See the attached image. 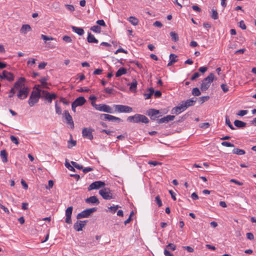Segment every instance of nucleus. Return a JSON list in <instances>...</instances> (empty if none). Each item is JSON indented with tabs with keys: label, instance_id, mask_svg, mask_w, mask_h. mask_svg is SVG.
<instances>
[{
	"label": "nucleus",
	"instance_id": "412c9836",
	"mask_svg": "<svg viewBox=\"0 0 256 256\" xmlns=\"http://www.w3.org/2000/svg\"><path fill=\"white\" fill-rule=\"evenodd\" d=\"M86 202L88 204H92L98 205L100 204L99 200L96 196H92L86 200Z\"/></svg>",
	"mask_w": 256,
	"mask_h": 256
},
{
	"label": "nucleus",
	"instance_id": "39448f33",
	"mask_svg": "<svg viewBox=\"0 0 256 256\" xmlns=\"http://www.w3.org/2000/svg\"><path fill=\"white\" fill-rule=\"evenodd\" d=\"M97 210L96 208H87L78 214L76 216V218L80 220L84 218H88L91 214Z\"/></svg>",
	"mask_w": 256,
	"mask_h": 256
},
{
	"label": "nucleus",
	"instance_id": "b1692460",
	"mask_svg": "<svg viewBox=\"0 0 256 256\" xmlns=\"http://www.w3.org/2000/svg\"><path fill=\"white\" fill-rule=\"evenodd\" d=\"M87 40L89 43H96L98 42V40L95 38L94 36L90 32L88 33Z\"/></svg>",
	"mask_w": 256,
	"mask_h": 256
},
{
	"label": "nucleus",
	"instance_id": "3c124183",
	"mask_svg": "<svg viewBox=\"0 0 256 256\" xmlns=\"http://www.w3.org/2000/svg\"><path fill=\"white\" fill-rule=\"evenodd\" d=\"M65 166L70 170L74 171V166H72L68 162H66L65 164Z\"/></svg>",
	"mask_w": 256,
	"mask_h": 256
},
{
	"label": "nucleus",
	"instance_id": "4468645a",
	"mask_svg": "<svg viewBox=\"0 0 256 256\" xmlns=\"http://www.w3.org/2000/svg\"><path fill=\"white\" fill-rule=\"evenodd\" d=\"M87 220H78L74 225V229L80 232L82 230V228L86 226Z\"/></svg>",
	"mask_w": 256,
	"mask_h": 256
},
{
	"label": "nucleus",
	"instance_id": "473e14b6",
	"mask_svg": "<svg viewBox=\"0 0 256 256\" xmlns=\"http://www.w3.org/2000/svg\"><path fill=\"white\" fill-rule=\"evenodd\" d=\"M232 153L238 155H243L246 154V152L242 149L234 148L232 150Z\"/></svg>",
	"mask_w": 256,
	"mask_h": 256
},
{
	"label": "nucleus",
	"instance_id": "0e129e2a",
	"mask_svg": "<svg viewBox=\"0 0 256 256\" xmlns=\"http://www.w3.org/2000/svg\"><path fill=\"white\" fill-rule=\"evenodd\" d=\"M108 114H102L100 115V118L102 120H107Z\"/></svg>",
	"mask_w": 256,
	"mask_h": 256
},
{
	"label": "nucleus",
	"instance_id": "f8f14e48",
	"mask_svg": "<svg viewBox=\"0 0 256 256\" xmlns=\"http://www.w3.org/2000/svg\"><path fill=\"white\" fill-rule=\"evenodd\" d=\"M63 118L66 120V124H69L72 128H74V123L72 116L68 110H64L62 114Z\"/></svg>",
	"mask_w": 256,
	"mask_h": 256
},
{
	"label": "nucleus",
	"instance_id": "6ab92c4d",
	"mask_svg": "<svg viewBox=\"0 0 256 256\" xmlns=\"http://www.w3.org/2000/svg\"><path fill=\"white\" fill-rule=\"evenodd\" d=\"M186 110L184 105L182 103L179 106L174 108L172 110V114H178Z\"/></svg>",
	"mask_w": 256,
	"mask_h": 256
},
{
	"label": "nucleus",
	"instance_id": "72a5a7b5",
	"mask_svg": "<svg viewBox=\"0 0 256 256\" xmlns=\"http://www.w3.org/2000/svg\"><path fill=\"white\" fill-rule=\"evenodd\" d=\"M128 20L134 26H136L138 22V19L134 16H130L128 18Z\"/></svg>",
	"mask_w": 256,
	"mask_h": 256
},
{
	"label": "nucleus",
	"instance_id": "c03bdc74",
	"mask_svg": "<svg viewBox=\"0 0 256 256\" xmlns=\"http://www.w3.org/2000/svg\"><path fill=\"white\" fill-rule=\"evenodd\" d=\"M155 201L156 202L158 207H160L162 206V202L159 196H157L155 198Z\"/></svg>",
	"mask_w": 256,
	"mask_h": 256
},
{
	"label": "nucleus",
	"instance_id": "393cba45",
	"mask_svg": "<svg viewBox=\"0 0 256 256\" xmlns=\"http://www.w3.org/2000/svg\"><path fill=\"white\" fill-rule=\"evenodd\" d=\"M72 30L76 33L79 36H82L84 34V30L81 28H78L74 26H72Z\"/></svg>",
	"mask_w": 256,
	"mask_h": 256
},
{
	"label": "nucleus",
	"instance_id": "f03ea898",
	"mask_svg": "<svg viewBox=\"0 0 256 256\" xmlns=\"http://www.w3.org/2000/svg\"><path fill=\"white\" fill-rule=\"evenodd\" d=\"M214 75L210 73L208 76L204 78L202 82L200 90L202 92L206 91L210 88L212 82L214 81Z\"/></svg>",
	"mask_w": 256,
	"mask_h": 256
},
{
	"label": "nucleus",
	"instance_id": "09e8293b",
	"mask_svg": "<svg viewBox=\"0 0 256 256\" xmlns=\"http://www.w3.org/2000/svg\"><path fill=\"white\" fill-rule=\"evenodd\" d=\"M118 206H110L108 208V209L110 210V211L114 214L116 212V210L118 209Z\"/></svg>",
	"mask_w": 256,
	"mask_h": 256
},
{
	"label": "nucleus",
	"instance_id": "cd10ccee",
	"mask_svg": "<svg viewBox=\"0 0 256 256\" xmlns=\"http://www.w3.org/2000/svg\"><path fill=\"white\" fill-rule=\"evenodd\" d=\"M107 120L112 122H120L122 121L121 118L110 114H108Z\"/></svg>",
	"mask_w": 256,
	"mask_h": 256
},
{
	"label": "nucleus",
	"instance_id": "5fc2aeb1",
	"mask_svg": "<svg viewBox=\"0 0 256 256\" xmlns=\"http://www.w3.org/2000/svg\"><path fill=\"white\" fill-rule=\"evenodd\" d=\"M182 248L189 252H192L194 250V248L190 246H184Z\"/></svg>",
	"mask_w": 256,
	"mask_h": 256
},
{
	"label": "nucleus",
	"instance_id": "6e6552de",
	"mask_svg": "<svg viewBox=\"0 0 256 256\" xmlns=\"http://www.w3.org/2000/svg\"><path fill=\"white\" fill-rule=\"evenodd\" d=\"M41 96L44 98L46 100H47L48 103H51L52 102V100L56 99L58 97V96L54 93L50 94L48 91L43 90L42 91V96Z\"/></svg>",
	"mask_w": 256,
	"mask_h": 256
},
{
	"label": "nucleus",
	"instance_id": "49530a36",
	"mask_svg": "<svg viewBox=\"0 0 256 256\" xmlns=\"http://www.w3.org/2000/svg\"><path fill=\"white\" fill-rule=\"evenodd\" d=\"M222 145L226 147H234V144L228 142H222Z\"/></svg>",
	"mask_w": 256,
	"mask_h": 256
},
{
	"label": "nucleus",
	"instance_id": "c756f323",
	"mask_svg": "<svg viewBox=\"0 0 256 256\" xmlns=\"http://www.w3.org/2000/svg\"><path fill=\"white\" fill-rule=\"evenodd\" d=\"M0 156L2 159V161L4 162H8V154L6 150H2L0 152Z\"/></svg>",
	"mask_w": 256,
	"mask_h": 256
},
{
	"label": "nucleus",
	"instance_id": "774afa93",
	"mask_svg": "<svg viewBox=\"0 0 256 256\" xmlns=\"http://www.w3.org/2000/svg\"><path fill=\"white\" fill-rule=\"evenodd\" d=\"M208 70V68L206 66H202V67H200L198 69V70L204 74V73L206 72Z\"/></svg>",
	"mask_w": 256,
	"mask_h": 256
},
{
	"label": "nucleus",
	"instance_id": "69168bd1",
	"mask_svg": "<svg viewBox=\"0 0 256 256\" xmlns=\"http://www.w3.org/2000/svg\"><path fill=\"white\" fill-rule=\"evenodd\" d=\"M164 254L165 256H174L172 254L170 251L166 248H165L164 250Z\"/></svg>",
	"mask_w": 256,
	"mask_h": 256
},
{
	"label": "nucleus",
	"instance_id": "2f4dec72",
	"mask_svg": "<svg viewBox=\"0 0 256 256\" xmlns=\"http://www.w3.org/2000/svg\"><path fill=\"white\" fill-rule=\"evenodd\" d=\"M128 85L130 86V90L131 91H134L136 90L138 82L136 80L134 79L132 82L131 84H128Z\"/></svg>",
	"mask_w": 256,
	"mask_h": 256
},
{
	"label": "nucleus",
	"instance_id": "de8ad7c7",
	"mask_svg": "<svg viewBox=\"0 0 256 256\" xmlns=\"http://www.w3.org/2000/svg\"><path fill=\"white\" fill-rule=\"evenodd\" d=\"M10 139L12 142L18 145L19 144L18 139L14 136H10Z\"/></svg>",
	"mask_w": 256,
	"mask_h": 256
},
{
	"label": "nucleus",
	"instance_id": "4c0bfd02",
	"mask_svg": "<svg viewBox=\"0 0 256 256\" xmlns=\"http://www.w3.org/2000/svg\"><path fill=\"white\" fill-rule=\"evenodd\" d=\"M212 15H211L212 18L214 20H217L218 17V13L216 10L212 9Z\"/></svg>",
	"mask_w": 256,
	"mask_h": 256
},
{
	"label": "nucleus",
	"instance_id": "c9c22d12",
	"mask_svg": "<svg viewBox=\"0 0 256 256\" xmlns=\"http://www.w3.org/2000/svg\"><path fill=\"white\" fill-rule=\"evenodd\" d=\"M90 30L95 32L100 33L101 32V28L98 26H94L91 27Z\"/></svg>",
	"mask_w": 256,
	"mask_h": 256
},
{
	"label": "nucleus",
	"instance_id": "9d476101",
	"mask_svg": "<svg viewBox=\"0 0 256 256\" xmlns=\"http://www.w3.org/2000/svg\"><path fill=\"white\" fill-rule=\"evenodd\" d=\"M94 131V130L90 128H84L82 130V135L84 138H86L88 140H92L93 139V135L92 132Z\"/></svg>",
	"mask_w": 256,
	"mask_h": 256
},
{
	"label": "nucleus",
	"instance_id": "7c9ffc66",
	"mask_svg": "<svg viewBox=\"0 0 256 256\" xmlns=\"http://www.w3.org/2000/svg\"><path fill=\"white\" fill-rule=\"evenodd\" d=\"M48 80V78L46 77H44L40 80V82H41L42 86L44 88H49L48 86V84L46 82Z\"/></svg>",
	"mask_w": 256,
	"mask_h": 256
},
{
	"label": "nucleus",
	"instance_id": "6e6d98bb",
	"mask_svg": "<svg viewBox=\"0 0 256 256\" xmlns=\"http://www.w3.org/2000/svg\"><path fill=\"white\" fill-rule=\"evenodd\" d=\"M148 164H150L153 165L154 166H156L157 165H161L162 164V162H156V161H149Z\"/></svg>",
	"mask_w": 256,
	"mask_h": 256
},
{
	"label": "nucleus",
	"instance_id": "c85d7f7f",
	"mask_svg": "<svg viewBox=\"0 0 256 256\" xmlns=\"http://www.w3.org/2000/svg\"><path fill=\"white\" fill-rule=\"evenodd\" d=\"M126 73V70L124 68H120L116 72V77H119L123 74H124Z\"/></svg>",
	"mask_w": 256,
	"mask_h": 256
},
{
	"label": "nucleus",
	"instance_id": "a19ab883",
	"mask_svg": "<svg viewBox=\"0 0 256 256\" xmlns=\"http://www.w3.org/2000/svg\"><path fill=\"white\" fill-rule=\"evenodd\" d=\"M166 248L168 250H170L174 251L176 249V246L174 244L170 243L166 246Z\"/></svg>",
	"mask_w": 256,
	"mask_h": 256
},
{
	"label": "nucleus",
	"instance_id": "ddd939ff",
	"mask_svg": "<svg viewBox=\"0 0 256 256\" xmlns=\"http://www.w3.org/2000/svg\"><path fill=\"white\" fill-rule=\"evenodd\" d=\"M28 88L24 86L22 88L20 89L17 96L20 99H24L28 96Z\"/></svg>",
	"mask_w": 256,
	"mask_h": 256
},
{
	"label": "nucleus",
	"instance_id": "a211bd4d",
	"mask_svg": "<svg viewBox=\"0 0 256 256\" xmlns=\"http://www.w3.org/2000/svg\"><path fill=\"white\" fill-rule=\"evenodd\" d=\"M175 116H174L168 115L164 118L157 119L158 124L167 123L170 121L173 120Z\"/></svg>",
	"mask_w": 256,
	"mask_h": 256
},
{
	"label": "nucleus",
	"instance_id": "dca6fc26",
	"mask_svg": "<svg viewBox=\"0 0 256 256\" xmlns=\"http://www.w3.org/2000/svg\"><path fill=\"white\" fill-rule=\"evenodd\" d=\"M0 78L6 79L8 80L11 82L14 80V75L10 72L6 70H3L2 74L0 75Z\"/></svg>",
	"mask_w": 256,
	"mask_h": 256
},
{
	"label": "nucleus",
	"instance_id": "864d4df0",
	"mask_svg": "<svg viewBox=\"0 0 256 256\" xmlns=\"http://www.w3.org/2000/svg\"><path fill=\"white\" fill-rule=\"evenodd\" d=\"M200 76V74L198 72H195L190 78L191 80H194L196 78Z\"/></svg>",
	"mask_w": 256,
	"mask_h": 256
},
{
	"label": "nucleus",
	"instance_id": "e2e57ef3",
	"mask_svg": "<svg viewBox=\"0 0 256 256\" xmlns=\"http://www.w3.org/2000/svg\"><path fill=\"white\" fill-rule=\"evenodd\" d=\"M40 86L39 85V84H37V85H35V86H34V89L36 90V92H39L40 94V92L42 93V91L40 89Z\"/></svg>",
	"mask_w": 256,
	"mask_h": 256
},
{
	"label": "nucleus",
	"instance_id": "7ed1b4c3",
	"mask_svg": "<svg viewBox=\"0 0 256 256\" xmlns=\"http://www.w3.org/2000/svg\"><path fill=\"white\" fill-rule=\"evenodd\" d=\"M41 97V94L39 92L32 91L28 100V104L30 106H33L36 103L38 102L40 98Z\"/></svg>",
	"mask_w": 256,
	"mask_h": 256
},
{
	"label": "nucleus",
	"instance_id": "5701e85b",
	"mask_svg": "<svg viewBox=\"0 0 256 256\" xmlns=\"http://www.w3.org/2000/svg\"><path fill=\"white\" fill-rule=\"evenodd\" d=\"M32 30V28L29 24H23L20 30V32L22 34H26L28 32Z\"/></svg>",
	"mask_w": 256,
	"mask_h": 256
},
{
	"label": "nucleus",
	"instance_id": "58836bf2",
	"mask_svg": "<svg viewBox=\"0 0 256 256\" xmlns=\"http://www.w3.org/2000/svg\"><path fill=\"white\" fill-rule=\"evenodd\" d=\"M55 108H56V112L58 114H62V109L60 107L58 104V101L55 102Z\"/></svg>",
	"mask_w": 256,
	"mask_h": 256
},
{
	"label": "nucleus",
	"instance_id": "4d7b16f0",
	"mask_svg": "<svg viewBox=\"0 0 256 256\" xmlns=\"http://www.w3.org/2000/svg\"><path fill=\"white\" fill-rule=\"evenodd\" d=\"M247 113H248V110H240L238 113V115L240 116H242L246 115V114H247Z\"/></svg>",
	"mask_w": 256,
	"mask_h": 256
},
{
	"label": "nucleus",
	"instance_id": "79ce46f5",
	"mask_svg": "<svg viewBox=\"0 0 256 256\" xmlns=\"http://www.w3.org/2000/svg\"><path fill=\"white\" fill-rule=\"evenodd\" d=\"M41 38L45 41V42H46V40H55L54 38H53L52 37H50V36H46V35H44V34H42L41 35Z\"/></svg>",
	"mask_w": 256,
	"mask_h": 256
},
{
	"label": "nucleus",
	"instance_id": "2eb2a0df",
	"mask_svg": "<svg viewBox=\"0 0 256 256\" xmlns=\"http://www.w3.org/2000/svg\"><path fill=\"white\" fill-rule=\"evenodd\" d=\"M73 210V207L72 206L68 207L66 210V220L65 222L66 223L70 224H72V221L71 219V216L72 214V212Z\"/></svg>",
	"mask_w": 256,
	"mask_h": 256
},
{
	"label": "nucleus",
	"instance_id": "aec40b11",
	"mask_svg": "<svg viewBox=\"0 0 256 256\" xmlns=\"http://www.w3.org/2000/svg\"><path fill=\"white\" fill-rule=\"evenodd\" d=\"M196 98H192V99L188 100L185 102H182V104L186 110L188 108L194 106L196 102Z\"/></svg>",
	"mask_w": 256,
	"mask_h": 256
},
{
	"label": "nucleus",
	"instance_id": "37998d69",
	"mask_svg": "<svg viewBox=\"0 0 256 256\" xmlns=\"http://www.w3.org/2000/svg\"><path fill=\"white\" fill-rule=\"evenodd\" d=\"M210 98L209 96H202L199 98V102H200V104H202L204 102L208 100Z\"/></svg>",
	"mask_w": 256,
	"mask_h": 256
},
{
	"label": "nucleus",
	"instance_id": "603ef678",
	"mask_svg": "<svg viewBox=\"0 0 256 256\" xmlns=\"http://www.w3.org/2000/svg\"><path fill=\"white\" fill-rule=\"evenodd\" d=\"M221 88L224 92H226L228 91V88L226 84H222Z\"/></svg>",
	"mask_w": 256,
	"mask_h": 256
},
{
	"label": "nucleus",
	"instance_id": "423d86ee",
	"mask_svg": "<svg viewBox=\"0 0 256 256\" xmlns=\"http://www.w3.org/2000/svg\"><path fill=\"white\" fill-rule=\"evenodd\" d=\"M99 194L104 200H110L114 198V196L110 190L108 188H104L100 190L99 191Z\"/></svg>",
	"mask_w": 256,
	"mask_h": 256
},
{
	"label": "nucleus",
	"instance_id": "8fccbe9b",
	"mask_svg": "<svg viewBox=\"0 0 256 256\" xmlns=\"http://www.w3.org/2000/svg\"><path fill=\"white\" fill-rule=\"evenodd\" d=\"M62 40L66 42H70L72 41L71 38L68 36H64Z\"/></svg>",
	"mask_w": 256,
	"mask_h": 256
},
{
	"label": "nucleus",
	"instance_id": "f3484780",
	"mask_svg": "<svg viewBox=\"0 0 256 256\" xmlns=\"http://www.w3.org/2000/svg\"><path fill=\"white\" fill-rule=\"evenodd\" d=\"M26 80L24 78H20L18 80L14 83V87L15 89L19 90L22 88L24 85Z\"/></svg>",
	"mask_w": 256,
	"mask_h": 256
},
{
	"label": "nucleus",
	"instance_id": "bb28decb",
	"mask_svg": "<svg viewBox=\"0 0 256 256\" xmlns=\"http://www.w3.org/2000/svg\"><path fill=\"white\" fill-rule=\"evenodd\" d=\"M148 92L144 94L146 100L149 99L151 98L152 96L154 93V89L152 88H148Z\"/></svg>",
	"mask_w": 256,
	"mask_h": 256
},
{
	"label": "nucleus",
	"instance_id": "20e7f679",
	"mask_svg": "<svg viewBox=\"0 0 256 256\" xmlns=\"http://www.w3.org/2000/svg\"><path fill=\"white\" fill-rule=\"evenodd\" d=\"M92 104L96 110L108 113H112V108L108 105L105 104H97L93 102H92Z\"/></svg>",
	"mask_w": 256,
	"mask_h": 256
},
{
	"label": "nucleus",
	"instance_id": "1a4fd4ad",
	"mask_svg": "<svg viewBox=\"0 0 256 256\" xmlns=\"http://www.w3.org/2000/svg\"><path fill=\"white\" fill-rule=\"evenodd\" d=\"M105 182L102 181H96L92 183L88 187V190H97L105 186Z\"/></svg>",
	"mask_w": 256,
	"mask_h": 256
},
{
	"label": "nucleus",
	"instance_id": "ea45409f",
	"mask_svg": "<svg viewBox=\"0 0 256 256\" xmlns=\"http://www.w3.org/2000/svg\"><path fill=\"white\" fill-rule=\"evenodd\" d=\"M76 142L74 140H70L68 141V148H72L73 146L76 145Z\"/></svg>",
	"mask_w": 256,
	"mask_h": 256
},
{
	"label": "nucleus",
	"instance_id": "4be33fe9",
	"mask_svg": "<svg viewBox=\"0 0 256 256\" xmlns=\"http://www.w3.org/2000/svg\"><path fill=\"white\" fill-rule=\"evenodd\" d=\"M86 102V100L83 96H80L76 98L73 103L74 104L77 106H82Z\"/></svg>",
	"mask_w": 256,
	"mask_h": 256
},
{
	"label": "nucleus",
	"instance_id": "f704fd0d",
	"mask_svg": "<svg viewBox=\"0 0 256 256\" xmlns=\"http://www.w3.org/2000/svg\"><path fill=\"white\" fill-rule=\"evenodd\" d=\"M170 36L172 38V40L174 42H177L178 40V36L177 34L175 32H170Z\"/></svg>",
	"mask_w": 256,
	"mask_h": 256
},
{
	"label": "nucleus",
	"instance_id": "bf43d9fd",
	"mask_svg": "<svg viewBox=\"0 0 256 256\" xmlns=\"http://www.w3.org/2000/svg\"><path fill=\"white\" fill-rule=\"evenodd\" d=\"M200 126L201 128H206L210 126V124L208 122H204L200 124Z\"/></svg>",
	"mask_w": 256,
	"mask_h": 256
},
{
	"label": "nucleus",
	"instance_id": "0eeeda50",
	"mask_svg": "<svg viewBox=\"0 0 256 256\" xmlns=\"http://www.w3.org/2000/svg\"><path fill=\"white\" fill-rule=\"evenodd\" d=\"M116 111L118 112H126L129 113L132 111V108L130 106L122 105V104H115L114 105Z\"/></svg>",
	"mask_w": 256,
	"mask_h": 256
},
{
	"label": "nucleus",
	"instance_id": "338daca9",
	"mask_svg": "<svg viewBox=\"0 0 256 256\" xmlns=\"http://www.w3.org/2000/svg\"><path fill=\"white\" fill-rule=\"evenodd\" d=\"M93 168L90 167H87L84 168H82V171L84 173H87L93 170Z\"/></svg>",
	"mask_w": 256,
	"mask_h": 256
},
{
	"label": "nucleus",
	"instance_id": "9b49d317",
	"mask_svg": "<svg viewBox=\"0 0 256 256\" xmlns=\"http://www.w3.org/2000/svg\"><path fill=\"white\" fill-rule=\"evenodd\" d=\"M160 114L159 110H157L154 108H150L146 112V114L148 115L152 120H154L156 118L161 116V115L158 116Z\"/></svg>",
	"mask_w": 256,
	"mask_h": 256
},
{
	"label": "nucleus",
	"instance_id": "13d9d810",
	"mask_svg": "<svg viewBox=\"0 0 256 256\" xmlns=\"http://www.w3.org/2000/svg\"><path fill=\"white\" fill-rule=\"evenodd\" d=\"M239 26L242 30H246V27L243 20H241L239 22Z\"/></svg>",
	"mask_w": 256,
	"mask_h": 256
},
{
	"label": "nucleus",
	"instance_id": "f257e3e1",
	"mask_svg": "<svg viewBox=\"0 0 256 256\" xmlns=\"http://www.w3.org/2000/svg\"><path fill=\"white\" fill-rule=\"evenodd\" d=\"M127 120L130 122L138 123L142 122V123L148 124L149 120L145 116L140 114H136L132 116H130L128 118Z\"/></svg>",
	"mask_w": 256,
	"mask_h": 256
},
{
	"label": "nucleus",
	"instance_id": "680f3d73",
	"mask_svg": "<svg viewBox=\"0 0 256 256\" xmlns=\"http://www.w3.org/2000/svg\"><path fill=\"white\" fill-rule=\"evenodd\" d=\"M96 24L100 26H106V24L103 20H100L96 21Z\"/></svg>",
	"mask_w": 256,
	"mask_h": 256
},
{
	"label": "nucleus",
	"instance_id": "a878e982",
	"mask_svg": "<svg viewBox=\"0 0 256 256\" xmlns=\"http://www.w3.org/2000/svg\"><path fill=\"white\" fill-rule=\"evenodd\" d=\"M234 124L238 128H243L246 126V123L240 120H235Z\"/></svg>",
	"mask_w": 256,
	"mask_h": 256
},
{
	"label": "nucleus",
	"instance_id": "052dcab7",
	"mask_svg": "<svg viewBox=\"0 0 256 256\" xmlns=\"http://www.w3.org/2000/svg\"><path fill=\"white\" fill-rule=\"evenodd\" d=\"M246 238L250 240H254V234L251 232H248L246 234Z\"/></svg>",
	"mask_w": 256,
	"mask_h": 256
},
{
	"label": "nucleus",
	"instance_id": "e433bc0d",
	"mask_svg": "<svg viewBox=\"0 0 256 256\" xmlns=\"http://www.w3.org/2000/svg\"><path fill=\"white\" fill-rule=\"evenodd\" d=\"M192 94L194 96H199L200 95L201 93L198 88H194L192 90Z\"/></svg>",
	"mask_w": 256,
	"mask_h": 256
},
{
	"label": "nucleus",
	"instance_id": "a18cd8bd",
	"mask_svg": "<svg viewBox=\"0 0 256 256\" xmlns=\"http://www.w3.org/2000/svg\"><path fill=\"white\" fill-rule=\"evenodd\" d=\"M72 164L74 166V168H76L78 170H82L83 166L82 165H80L78 163L74 162H71Z\"/></svg>",
	"mask_w": 256,
	"mask_h": 256
}]
</instances>
